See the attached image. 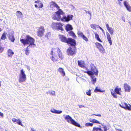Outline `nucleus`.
Listing matches in <instances>:
<instances>
[{"label": "nucleus", "mask_w": 131, "mask_h": 131, "mask_svg": "<svg viewBox=\"0 0 131 131\" xmlns=\"http://www.w3.org/2000/svg\"><path fill=\"white\" fill-rule=\"evenodd\" d=\"M91 71H92L96 75H97L98 73V71L97 69L94 67H92L91 68Z\"/></svg>", "instance_id": "nucleus-14"}, {"label": "nucleus", "mask_w": 131, "mask_h": 131, "mask_svg": "<svg viewBox=\"0 0 131 131\" xmlns=\"http://www.w3.org/2000/svg\"><path fill=\"white\" fill-rule=\"evenodd\" d=\"M106 27L107 28V30L109 29L110 28H111V27H109V25L108 24H106Z\"/></svg>", "instance_id": "nucleus-45"}, {"label": "nucleus", "mask_w": 131, "mask_h": 131, "mask_svg": "<svg viewBox=\"0 0 131 131\" xmlns=\"http://www.w3.org/2000/svg\"><path fill=\"white\" fill-rule=\"evenodd\" d=\"M62 25L61 24L59 23H52V27L54 29H57L60 30H63V29L62 27Z\"/></svg>", "instance_id": "nucleus-8"}, {"label": "nucleus", "mask_w": 131, "mask_h": 131, "mask_svg": "<svg viewBox=\"0 0 131 131\" xmlns=\"http://www.w3.org/2000/svg\"><path fill=\"white\" fill-rule=\"evenodd\" d=\"M85 12H86V13H87V11H86V10H85Z\"/></svg>", "instance_id": "nucleus-62"}, {"label": "nucleus", "mask_w": 131, "mask_h": 131, "mask_svg": "<svg viewBox=\"0 0 131 131\" xmlns=\"http://www.w3.org/2000/svg\"><path fill=\"white\" fill-rule=\"evenodd\" d=\"M94 119H92L91 118H90L89 119V121L91 122H93V121Z\"/></svg>", "instance_id": "nucleus-47"}, {"label": "nucleus", "mask_w": 131, "mask_h": 131, "mask_svg": "<svg viewBox=\"0 0 131 131\" xmlns=\"http://www.w3.org/2000/svg\"><path fill=\"white\" fill-rule=\"evenodd\" d=\"M14 54V52L11 49H9L7 51V55L8 57H12Z\"/></svg>", "instance_id": "nucleus-18"}, {"label": "nucleus", "mask_w": 131, "mask_h": 131, "mask_svg": "<svg viewBox=\"0 0 131 131\" xmlns=\"http://www.w3.org/2000/svg\"><path fill=\"white\" fill-rule=\"evenodd\" d=\"M28 47H29L28 46L25 50V54L27 56H28L29 53V50L28 49Z\"/></svg>", "instance_id": "nucleus-32"}, {"label": "nucleus", "mask_w": 131, "mask_h": 131, "mask_svg": "<svg viewBox=\"0 0 131 131\" xmlns=\"http://www.w3.org/2000/svg\"><path fill=\"white\" fill-rule=\"evenodd\" d=\"M12 121L13 122H15L17 123L19 125H20L22 126H23V125L21 122V121L19 119H17L15 118H13L12 119Z\"/></svg>", "instance_id": "nucleus-16"}, {"label": "nucleus", "mask_w": 131, "mask_h": 131, "mask_svg": "<svg viewBox=\"0 0 131 131\" xmlns=\"http://www.w3.org/2000/svg\"><path fill=\"white\" fill-rule=\"evenodd\" d=\"M86 94L87 95L90 96L91 94V91L90 89L87 90L86 91Z\"/></svg>", "instance_id": "nucleus-36"}, {"label": "nucleus", "mask_w": 131, "mask_h": 131, "mask_svg": "<svg viewBox=\"0 0 131 131\" xmlns=\"http://www.w3.org/2000/svg\"><path fill=\"white\" fill-rule=\"evenodd\" d=\"M122 105H120V106L124 108L126 110H128L129 111L131 110V105L128 104L129 106H128L127 104L125 103H122Z\"/></svg>", "instance_id": "nucleus-11"}, {"label": "nucleus", "mask_w": 131, "mask_h": 131, "mask_svg": "<svg viewBox=\"0 0 131 131\" xmlns=\"http://www.w3.org/2000/svg\"><path fill=\"white\" fill-rule=\"evenodd\" d=\"M35 3L38 4L39 7L42 8L43 7V5L42 2L40 1H35Z\"/></svg>", "instance_id": "nucleus-22"}, {"label": "nucleus", "mask_w": 131, "mask_h": 131, "mask_svg": "<svg viewBox=\"0 0 131 131\" xmlns=\"http://www.w3.org/2000/svg\"><path fill=\"white\" fill-rule=\"evenodd\" d=\"M95 38L97 39V40L100 42H102V41L101 40L98 34L95 33Z\"/></svg>", "instance_id": "nucleus-29"}, {"label": "nucleus", "mask_w": 131, "mask_h": 131, "mask_svg": "<svg viewBox=\"0 0 131 131\" xmlns=\"http://www.w3.org/2000/svg\"><path fill=\"white\" fill-rule=\"evenodd\" d=\"M27 68L28 70H30V69L29 66H27Z\"/></svg>", "instance_id": "nucleus-53"}, {"label": "nucleus", "mask_w": 131, "mask_h": 131, "mask_svg": "<svg viewBox=\"0 0 131 131\" xmlns=\"http://www.w3.org/2000/svg\"><path fill=\"white\" fill-rule=\"evenodd\" d=\"M9 37L10 40L12 42H14L15 40L14 35L12 33L10 34L9 35Z\"/></svg>", "instance_id": "nucleus-27"}, {"label": "nucleus", "mask_w": 131, "mask_h": 131, "mask_svg": "<svg viewBox=\"0 0 131 131\" xmlns=\"http://www.w3.org/2000/svg\"><path fill=\"white\" fill-rule=\"evenodd\" d=\"M45 31V30L43 27L41 26L39 28V29L38 31L37 35L38 36L41 37L42 36Z\"/></svg>", "instance_id": "nucleus-13"}, {"label": "nucleus", "mask_w": 131, "mask_h": 131, "mask_svg": "<svg viewBox=\"0 0 131 131\" xmlns=\"http://www.w3.org/2000/svg\"><path fill=\"white\" fill-rule=\"evenodd\" d=\"M76 45V43L74 45H71V46L69 48L67 49V53L69 55L72 56L75 54V46Z\"/></svg>", "instance_id": "nucleus-7"}, {"label": "nucleus", "mask_w": 131, "mask_h": 131, "mask_svg": "<svg viewBox=\"0 0 131 131\" xmlns=\"http://www.w3.org/2000/svg\"><path fill=\"white\" fill-rule=\"evenodd\" d=\"M110 34L111 35H112L114 32V29L111 27L108 30Z\"/></svg>", "instance_id": "nucleus-31"}, {"label": "nucleus", "mask_w": 131, "mask_h": 131, "mask_svg": "<svg viewBox=\"0 0 131 131\" xmlns=\"http://www.w3.org/2000/svg\"><path fill=\"white\" fill-rule=\"evenodd\" d=\"M35 6L36 8H37L38 7L37 5L36 4H35Z\"/></svg>", "instance_id": "nucleus-56"}, {"label": "nucleus", "mask_w": 131, "mask_h": 131, "mask_svg": "<svg viewBox=\"0 0 131 131\" xmlns=\"http://www.w3.org/2000/svg\"><path fill=\"white\" fill-rule=\"evenodd\" d=\"M50 54L51 55L50 58L54 62L57 61L58 57L60 60H62L64 58L61 52L58 48H52Z\"/></svg>", "instance_id": "nucleus-1"}, {"label": "nucleus", "mask_w": 131, "mask_h": 131, "mask_svg": "<svg viewBox=\"0 0 131 131\" xmlns=\"http://www.w3.org/2000/svg\"><path fill=\"white\" fill-rule=\"evenodd\" d=\"M0 116L2 118L3 117V113L1 112H0Z\"/></svg>", "instance_id": "nucleus-48"}, {"label": "nucleus", "mask_w": 131, "mask_h": 131, "mask_svg": "<svg viewBox=\"0 0 131 131\" xmlns=\"http://www.w3.org/2000/svg\"><path fill=\"white\" fill-rule=\"evenodd\" d=\"M91 27L92 28H93V29H96V25L95 24H91L90 25Z\"/></svg>", "instance_id": "nucleus-38"}, {"label": "nucleus", "mask_w": 131, "mask_h": 131, "mask_svg": "<svg viewBox=\"0 0 131 131\" xmlns=\"http://www.w3.org/2000/svg\"><path fill=\"white\" fill-rule=\"evenodd\" d=\"M64 14H63L62 16V19L63 20L66 21H68L72 19L73 16L72 15H69L66 16H64Z\"/></svg>", "instance_id": "nucleus-10"}, {"label": "nucleus", "mask_w": 131, "mask_h": 131, "mask_svg": "<svg viewBox=\"0 0 131 131\" xmlns=\"http://www.w3.org/2000/svg\"><path fill=\"white\" fill-rule=\"evenodd\" d=\"M114 91L115 93L121 95V88L116 87L114 89Z\"/></svg>", "instance_id": "nucleus-20"}, {"label": "nucleus", "mask_w": 131, "mask_h": 131, "mask_svg": "<svg viewBox=\"0 0 131 131\" xmlns=\"http://www.w3.org/2000/svg\"><path fill=\"white\" fill-rule=\"evenodd\" d=\"M99 27H100V26H99L98 25H96V27H97L98 28H99Z\"/></svg>", "instance_id": "nucleus-57"}, {"label": "nucleus", "mask_w": 131, "mask_h": 131, "mask_svg": "<svg viewBox=\"0 0 131 131\" xmlns=\"http://www.w3.org/2000/svg\"><path fill=\"white\" fill-rule=\"evenodd\" d=\"M93 124L90 123H86L85 124V126L86 127L88 126H92Z\"/></svg>", "instance_id": "nucleus-34"}, {"label": "nucleus", "mask_w": 131, "mask_h": 131, "mask_svg": "<svg viewBox=\"0 0 131 131\" xmlns=\"http://www.w3.org/2000/svg\"><path fill=\"white\" fill-rule=\"evenodd\" d=\"M87 74L91 77L92 81L93 82V84H94L96 82V78H95L94 73L92 71H88L87 72Z\"/></svg>", "instance_id": "nucleus-12"}, {"label": "nucleus", "mask_w": 131, "mask_h": 131, "mask_svg": "<svg viewBox=\"0 0 131 131\" xmlns=\"http://www.w3.org/2000/svg\"><path fill=\"white\" fill-rule=\"evenodd\" d=\"M26 79V75L25 71L23 69H22L20 71V73L19 75L18 81L19 83H22L25 82Z\"/></svg>", "instance_id": "nucleus-4"}, {"label": "nucleus", "mask_w": 131, "mask_h": 131, "mask_svg": "<svg viewBox=\"0 0 131 131\" xmlns=\"http://www.w3.org/2000/svg\"><path fill=\"white\" fill-rule=\"evenodd\" d=\"M106 35H107V38H111V37H110V35L109 34V33L107 32H106Z\"/></svg>", "instance_id": "nucleus-43"}, {"label": "nucleus", "mask_w": 131, "mask_h": 131, "mask_svg": "<svg viewBox=\"0 0 131 131\" xmlns=\"http://www.w3.org/2000/svg\"><path fill=\"white\" fill-rule=\"evenodd\" d=\"M87 13L89 14L90 15H91V13L89 11H88Z\"/></svg>", "instance_id": "nucleus-54"}, {"label": "nucleus", "mask_w": 131, "mask_h": 131, "mask_svg": "<svg viewBox=\"0 0 131 131\" xmlns=\"http://www.w3.org/2000/svg\"><path fill=\"white\" fill-rule=\"evenodd\" d=\"M69 35L72 36L73 38H75L76 37V35L72 31H71L69 32Z\"/></svg>", "instance_id": "nucleus-30"}, {"label": "nucleus", "mask_w": 131, "mask_h": 131, "mask_svg": "<svg viewBox=\"0 0 131 131\" xmlns=\"http://www.w3.org/2000/svg\"><path fill=\"white\" fill-rule=\"evenodd\" d=\"M6 38V35L4 33L1 37V39L3 40H5Z\"/></svg>", "instance_id": "nucleus-37"}, {"label": "nucleus", "mask_w": 131, "mask_h": 131, "mask_svg": "<svg viewBox=\"0 0 131 131\" xmlns=\"http://www.w3.org/2000/svg\"><path fill=\"white\" fill-rule=\"evenodd\" d=\"M93 123L97 124H101L98 121L94 119Z\"/></svg>", "instance_id": "nucleus-41"}, {"label": "nucleus", "mask_w": 131, "mask_h": 131, "mask_svg": "<svg viewBox=\"0 0 131 131\" xmlns=\"http://www.w3.org/2000/svg\"><path fill=\"white\" fill-rule=\"evenodd\" d=\"M110 91L111 92V94L113 96V97L116 98L117 97V95L114 92L113 90L112 89H111Z\"/></svg>", "instance_id": "nucleus-25"}, {"label": "nucleus", "mask_w": 131, "mask_h": 131, "mask_svg": "<svg viewBox=\"0 0 131 131\" xmlns=\"http://www.w3.org/2000/svg\"><path fill=\"white\" fill-rule=\"evenodd\" d=\"M31 131H36L33 128H31Z\"/></svg>", "instance_id": "nucleus-51"}, {"label": "nucleus", "mask_w": 131, "mask_h": 131, "mask_svg": "<svg viewBox=\"0 0 131 131\" xmlns=\"http://www.w3.org/2000/svg\"><path fill=\"white\" fill-rule=\"evenodd\" d=\"M104 131H106L107 130V127L106 126L103 127Z\"/></svg>", "instance_id": "nucleus-46"}, {"label": "nucleus", "mask_w": 131, "mask_h": 131, "mask_svg": "<svg viewBox=\"0 0 131 131\" xmlns=\"http://www.w3.org/2000/svg\"><path fill=\"white\" fill-rule=\"evenodd\" d=\"M51 92L50 91H48V92H47V93H50V94Z\"/></svg>", "instance_id": "nucleus-55"}, {"label": "nucleus", "mask_w": 131, "mask_h": 131, "mask_svg": "<svg viewBox=\"0 0 131 131\" xmlns=\"http://www.w3.org/2000/svg\"><path fill=\"white\" fill-rule=\"evenodd\" d=\"M124 4L127 10L129 12H131V7L126 1H125L124 2Z\"/></svg>", "instance_id": "nucleus-15"}, {"label": "nucleus", "mask_w": 131, "mask_h": 131, "mask_svg": "<svg viewBox=\"0 0 131 131\" xmlns=\"http://www.w3.org/2000/svg\"><path fill=\"white\" fill-rule=\"evenodd\" d=\"M96 47L99 49V51L102 53L104 54L105 53V49L102 45L98 42L95 43Z\"/></svg>", "instance_id": "nucleus-9"}, {"label": "nucleus", "mask_w": 131, "mask_h": 131, "mask_svg": "<svg viewBox=\"0 0 131 131\" xmlns=\"http://www.w3.org/2000/svg\"><path fill=\"white\" fill-rule=\"evenodd\" d=\"M58 71L61 73L62 75L63 76H64L65 75V73L64 70L62 68H59L58 70Z\"/></svg>", "instance_id": "nucleus-23"}, {"label": "nucleus", "mask_w": 131, "mask_h": 131, "mask_svg": "<svg viewBox=\"0 0 131 131\" xmlns=\"http://www.w3.org/2000/svg\"><path fill=\"white\" fill-rule=\"evenodd\" d=\"M122 19L124 22L125 21V19H124L123 18H122Z\"/></svg>", "instance_id": "nucleus-60"}, {"label": "nucleus", "mask_w": 131, "mask_h": 131, "mask_svg": "<svg viewBox=\"0 0 131 131\" xmlns=\"http://www.w3.org/2000/svg\"><path fill=\"white\" fill-rule=\"evenodd\" d=\"M107 39L110 45H112V41L111 38H107Z\"/></svg>", "instance_id": "nucleus-39"}, {"label": "nucleus", "mask_w": 131, "mask_h": 131, "mask_svg": "<svg viewBox=\"0 0 131 131\" xmlns=\"http://www.w3.org/2000/svg\"><path fill=\"white\" fill-rule=\"evenodd\" d=\"M78 34L79 36L81 37L82 38L84 35L82 32L80 31H78Z\"/></svg>", "instance_id": "nucleus-33"}, {"label": "nucleus", "mask_w": 131, "mask_h": 131, "mask_svg": "<svg viewBox=\"0 0 131 131\" xmlns=\"http://www.w3.org/2000/svg\"><path fill=\"white\" fill-rule=\"evenodd\" d=\"M50 94L52 95H55V92L54 91H51Z\"/></svg>", "instance_id": "nucleus-42"}, {"label": "nucleus", "mask_w": 131, "mask_h": 131, "mask_svg": "<svg viewBox=\"0 0 131 131\" xmlns=\"http://www.w3.org/2000/svg\"><path fill=\"white\" fill-rule=\"evenodd\" d=\"M63 14H64L63 12L60 9L54 13L53 16L52 18L54 19L59 20L60 19H62L61 15L63 16Z\"/></svg>", "instance_id": "nucleus-5"}, {"label": "nucleus", "mask_w": 131, "mask_h": 131, "mask_svg": "<svg viewBox=\"0 0 131 131\" xmlns=\"http://www.w3.org/2000/svg\"><path fill=\"white\" fill-rule=\"evenodd\" d=\"M50 6L52 7H56L57 9H59V7L58 6L57 4L55 3L52 2L50 3Z\"/></svg>", "instance_id": "nucleus-21"}, {"label": "nucleus", "mask_w": 131, "mask_h": 131, "mask_svg": "<svg viewBox=\"0 0 131 131\" xmlns=\"http://www.w3.org/2000/svg\"><path fill=\"white\" fill-rule=\"evenodd\" d=\"M50 35V33H48V34H47L46 35V37L48 38V35Z\"/></svg>", "instance_id": "nucleus-50"}, {"label": "nucleus", "mask_w": 131, "mask_h": 131, "mask_svg": "<svg viewBox=\"0 0 131 131\" xmlns=\"http://www.w3.org/2000/svg\"><path fill=\"white\" fill-rule=\"evenodd\" d=\"M17 12L18 13V14H19V15H22V13L20 11H17Z\"/></svg>", "instance_id": "nucleus-49"}, {"label": "nucleus", "mask_w": 131, "mask_h": 131, "mask_svg": "<svg viewBox=\"0 0 131 131\" xmlns=\"http://www.w3.org/2000/svg\"><path fill=\"white\" fill-rule=\"evenodd\" d=\"M59 37L60 40L62 42L73 45L75 44V40L71 38H68L67 39L64 36L62 35H59Z\"/></svg>", "instance_id": "nucleus-3"}, {"label": "nucleus", "mask_w": 131, "mask_h": 131, "mask_svg": "<svg viewBox=\"0 0 131 131\" xmlns=\"http://www.w3.org/2000/svg\"><path fill=\"white\" fill-rule=\"evenodd\" d=\"M92 131H103L101 128L96 127H94Z\"/></svg>", "instance_id": "nucleus-28"}, {"label": "nucleus", "mask_w": 131, "mask_h": 131, "mask_svg": "<svg viewBox=\"0 0 131 131\" xmlns=\"http://www.w3.org/2000/svg\"><path fill=\"white\" fill-rule=\"evenodd\" d=\"M129 24L130 25H131V22H130V21L129 22Z\"/></svg>", "instance_id": "nucleus-59"}, {"label": "nucleus", "mask_w": 131, "mask_h": 131, "mask_svg": "<svg viewBox=\"0 0 131 131\" xmlns=\"http://www.w3.org/2000/svg\"><path fill=\"white\" fill-rule=\"evenodd\" d=\"M94 91L96 92H103L104 91H101L100 90V89H98L97 87H96Z\"/></svg>", "instance_id": "nucleus-35"}, {"label": "nucleus", "mask_w": 131, "mask_h": 131, "mask_svg": "<svg viewBox=\"0 0 131 131\" xmlns=\"http://www.w3.org/2000/svg\"><path fill=\"white\" fill-rule=\"evenodd\" d=\"M82 38L86 41H88V38L84 35Z\"/></svg>", "instance_id": "nucleus-40"}, {"label": "nucleus", "mask_w": 131, "mask_h": 131, "mask_svg": "<svg viewBox=\"0 0 131 131\" xmlns=\"http://www.w3.org/2000/svg\"><path fill=\"white\" fill-rule=\"evenodd\" d=\"M65 119L69 123H71L76 126L79 127H80V125L78 123L74 120L73 119L72 117L69 115H67L64 117Z\"/></svg>", "instance_id": "nucleus-6"}, {"label": "nucleus", "mask_w": 131, "mask_h": 131, "mask_svg": "<svg viewBox=\"0 0 131 131\" xmlns=\"http://www.w3.org/2000/svg\"><path fill=\"white\" fill-rule=\"evenodd\" d=\"M88 71H89H89H85L84 72L85 73H87V72Z\"/></svg>", "instance_id": "nucleus-58"}, {"label": "nucleus", "mask_w": 131, "mask_h": 131, "mask_svg": "<svg viewBox=\"0 0 131 131\" xmlns=\"http://www.w3.org/2000/svg\"><path fill=\"white\" fill-rule=\"evenodd\" d=\"M1 28H0V31H1Z\"/></svg>", "instance_id": "nucleus-63"}, {"label": "nucleus", "mask_w": 131, "mask_h": 131, "mask_svg": "<svg viewBox=\"0 0 131 131\" xmlns=\"http://www.w3.org/2000/svg\"><path fill=\"white\" fill-rule=\"evenodd\" d=\"M119 4H120V3H121V2H119Z\"/></svg>", "instance_id": "nucleus-64"}, {"label": "nucleus", "mask_w": 131, "mask_h": 131, "mask_svg": "<svg viewBox=\"0 0 131 131\" xmlns=\"http://www.w3.org/2000/svg\"><path fill=\"white\" fill-rule=\"evenodd\" d=\"M66 28L67 31H68L72 30L73 29V28L71 25L68 24L66 25Z\"/></svg>", "instance_id": "nucleus-26"}, {"label": "nucleus", "mask_w": 131, "mask_h": 131, "mask_svg": "<svg viewBox=\"0 0 131 131\" xmlns=\"http://www.w3.org/2000/svg\"><path fill=\"white\" fill-rule=\"evenodd\" d=\"M50 112L53 113L55 114H60L62 112V111L57 110L54 109H51Z\"/></svg>", "instance_id": "nucleus-19"}, {"label": "nucleus", "mask_w": 131, "mask_h": 131, "mask_svg": "<svg viewBox=\"0 0 131 131\" xmlns=\"http://www.w3.org/2000/svg\"><path fill=\"white\" fill-rule=\"evenodd\" d=\"M1 82L0 81V86H1Z\"/></svg>", "instance_id": "nucleus-61"}, {"label": "nucleus", "mask_w": 131, "mask_h": 131, "mask_svg": "<svg viewBox=\"0 0 131 131\" xmlns=\"http://www.w3.org/2000/svg\"><path fill=\"white\" fill-rule=\"evenodd\" d=\"M99 28L100 29L102 30L103 31H104V30L101 27H99Z\"/></svg>", "instance_id": "nucleus-52"}, {"label": "nucleus", "mask_w": 131, "mask_h": 131, "mask_svg": "<svg viewBox=\"0 0 131 131\" xmlns=\"http://www.w3.org/2000/svg\"><path fill=\"white\" fill-rule=\"evenodd\" d=\"M20 41L24 45L29 44L28 46L29 47H34L36 46L34 44L35 39L29 35H27L25 39H20Z\"/></svg>", "instance_id": "nucleus-2"}, {"label": "nucleus", "mask_w": 131, "mask_h": 131, "mask_svg": "<svg viewBox=\"0 0 131 131\" xmlns=\"http://www.w3.org/2000/svg\"><path fill=\"white\" fill-rule=\"evenodd\" d=\"M92 115H95V116H99V117L101 116V115L100 114H92Z\"/></svg>", "instance_id": "nucleus-44"}, {"label": "nucleus", "mask_w": 131, "mask_h": 131, "mask_svg": "<svg viewBox=\"0 0 131 131\" xmlns=\"http://www.w3.org/2000/svg\"><path fill=\"white\" fill-rule=\"evenodd\" d=\"M124 87L126 91L130 92V86L127 83L124 84Z\"/></svg>", "instance_id": "nucleus-17"}, {"label": "nucleus", "mask_w": 131, "mask_h": 131, "mask_svg": "<svg viewBox=\"0 0 131 131\" xmlns=\"http://www.w3.org/2000/svg\"><path fill=\"white\" fill-rule=\"evenodd\" d=\"M78 64L79 66L82 68H83L84 67V62L83 61H79L78 60Z\"/></svg>", "instance_id": "nucleus-24"}]
</instances>
